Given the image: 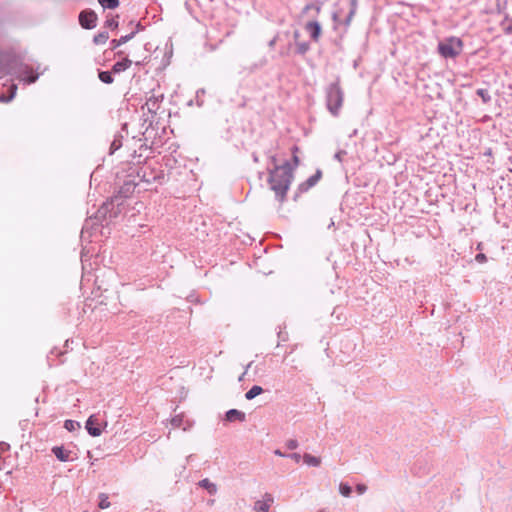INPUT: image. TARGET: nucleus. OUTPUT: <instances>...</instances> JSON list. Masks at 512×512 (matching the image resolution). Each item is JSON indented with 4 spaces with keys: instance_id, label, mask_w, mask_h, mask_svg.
Listing matches in <instances>:
<instances>
[{
    "instance_id": "nucleus-10",
    "label": "nucleus",
    "mask_w": 512,
    "mask_h": 512,
    "mask_svg": "<svg viewBox=\"0 0 512 512\" xmlns=\"http://www.w3.org/2000/svg\"><path fill=\"white\" fill-rule=\"evenodd\" d=\"M305 29L310 33L312 40L318 41L321 35V25L318 21H310L306 24Z\"/></svg>"
},
{
    "instance_id": "nucleus-12",
    "label": "nucleus",
    "mask_w": 512,
    "mask_h": 512,
    "mask_svg": "<svg viewBox=\"0 0 512 512\" xmlns=\"http://www.w3.org/2000/svg\"><path fill=\"white\" fill-rule=\"evenodd\" d=\"M198 485L206 489L210 495H215L218 491L217 485L211 482L208 478L199 481Z\"/></svg>"
},
{
    "instance_id": "nucleus-17",
    "label": "nucleus",
    "mask_w": 512,
    "mask_h": 512,
    "mask_svg": "<svg viewBox=\"0 0 512 512\" xmlns=\"http://www.w3.org/2000/svg\"><path fill=\"white\" fill-rule=\"evenodd\" d=\"M145 105L150 113H156L159 108V100L157 97L152 96L147 100Z\"/></svg>"
},
{
    "instance_id": "nucleus-29",
    "label": "nucleus",
    "mask_w": 512,
    "mask_h": 512,
    "mask_svg": "<svg viewBox=\"0 0 512 512\" xmlns=\"http://www.w3.org/2000/svg\"><path fill=\"white\" fill-rule=\"evenodd\" d=\"M355 11H356V1L353 0L352 1V9L350 10V12H349V14H348V16L346 18V21H345L346 25L350 24L354 14H355Z\"/></svg>"
},
{
    "instance_id": "nucleus-27",
    "label": "nucleus",
    "mask_w": 512,
    "mask_h": 512,
    "mask_svg": "<svg viewBox=\"0 0 512 512\" xmlns=\"http://www.w3.org/2000/svg\"><path fill=\"white\" fill-rule=\"evenodd\" d=\"M183 422H184V419H183V416L182 415H176L175 417L172 418L171 420V424L174 428H180L182 427L183 425Z\"/></svg>"
},
{
    "instance_id": "nucleus-2",
    "label": "nucleus",
    "mask_w": 512,
    "mask_h": 512,
    "mask_svg": "<svg viewBox=\"0 0 512 512\" xmlns=\"http://www.w3.org/2000/svg\"><path fill=\"white\" fill-rule=\"evenodd\" d=\"M344 100V93L339 81L331 83L326 89L327 109L333 116H338Z\"/></svg>"
},
{
    "instance_id": "nucleus-11",
    "label": "nucleus",
    "mask_w": 512,
    "mask_h": 512,
    "mask_svg": "<svg viewBox=\"0 0 512 512\" xmlns=\"http://www.w3.org/2000/svg\"><path fill=\"white\" fill-rule=\"evenodd\" d=\"M225 419L228 422L240 421L243 422L246 419L244 412L237 409H230L226 412Z\"/></svg>"
},
{
    "instance_id": "nucleus-42",
    "label": "nucleus",
    "mask_w": 512,
    "mask_h": 512,
    "mask_svg": "<svg viewBox=\"0 0 512 512\" xmlns=\"http://www.w3.org/2000/svg\"><path fill=\"white\" fill-rule=\"evenodd\" d=\"M119 146H120V143H119V144H117V141L115 140V141H113V143H112V145H111V148H112V149H118V148H119Z\"/></svg>"
},
{
    "instance_id": "nucleus-1",
    "label": "nucleus",
    "mask_w": 512,
    "mask_h": 512,
    "mask_svg": "<svg viewBox=\"0 0 512 512\" xmlns=\"http://www.w3.org/2000/svg\"><path fill=\"white\" fill-rule=\"evenodd\" d=\"M271 160L276 164L275 156H272ZM293 178V169L289 162H285L283 165H275L274 168L269 171L268 183L270 189L274 191L275 198L280 203L285 201L287 191L289 190Z\"/></svg>"
},
{
    "instance_id": "nucleus-35",
    "label": "nucleus",
    "mask_w": 512,
    "mask_h": 512,
    "mask_svg": "<svg viewBox=\"0 0 512 512\" xmlns=\"http://www.w3.org/2000/svg\"><path fill=\"white\" fill-rule=\"evenodd\" d=\"M287 457L291 458L296 463H299L301 460V455L299 453H291V454H288Z\"/></svg>"
},
{
    "instance_id": "nucleus-34",
    "label": "nucleus",
    "mask_w": 512,
    "mask_h": 512,
    "mask_svg": "<svg viewBox=\"0 0 512 512\" xmlns=\"http://www.w3.org/2000/svg\"><path fill=\"white\" fill-rule=\"evenodd\" d=\"M356 491L359 494H364L367 491V486L365 484H357L356 485Z\"/></svg>"
},
{
    "instance_id": "nucleus-19",
    "label": "nucleus",
    "mask_w": 512,
    "mask_h": 512,
    "mask_svg": "<svg viewBox=\"0 0 512 512\" xmlns=\"http://www.w3.org/2000/svg\"><path fill=\"white\" fill-rule=\"evenodd\" d=\"M109 39V34L106 31L99 32L97 35L94 36L93 42L96 45L104 44Z\"/></svg>"
},
{
    "instance_id": "nucleus-3",
    "label": "nucleus",
    "mask_w": 512,
    "mask_h": 512,
    "mask_svg": "<svg viewBox=\"0 0 512 512\" xmlns=\"http://www.w3.org/2000/svg\"><path fill=\"white\" fill-rule=\"evenodd\" d=\"M462 48V41L456 37H450L438 44V52L444 58H455L462 52Z\"/></svg>"
},
{
    "instance_id": "nucleus-9",
    "label": "nucleus",
    "mask_w": 512,
    "mask_h": 512,
    "mask_svg": "<svg viewBox=\"0 0 512 512\" xmlns=\"http://www.w3.org/2000/svg\"><path fill=\"white\" fill-rule=\"evenodd\" d=\"M52 453L56 456V458L61 462L73 461L71 458V451L66 450L63 446H54L52 448Z\"/></svg>"
},
{
    "instance_id": "nucleus-39",
    "label": "nucleus",
    "mask_w": 512,
    "mask_h": 512,
    "mask_svg": "<svg viewBox=\"0 0 512 512\" xmlns=\"http://www.w3.org/2000/svg\"><path fill=\"white\" fill-rule=\"evenodd\" d=\"M277 42V36H275L273 39H271L268 43L270 48H273Z\"/></svg>"
},
{
    "instance_id": "nucleus-15",
    "label": "nucleus",
    "mask_w": 512,
    "mask_h": 512,
    "mask_svg": "<svg viewBox=\"0 0 512 512\" xmlns=\"http://www.w3.org/2000/svg\"><path fill=\"white\" fill-rule=\"evenodd\" d=\"M261 393H263V388L261 386L254 385L246 392L245 398L247 400H252Z\"/></svg>"
},
{
    "instance_id": "nucleus-45",
    "label": "nucleus",
    "mask_w": 512,
    "mask_h": 512,
    "mask_svg": "<svg viewBox=\"0 0 512 512\" xmlns=\"http://www.w3.org/2000/svg\"><path fill=\"white\" fill-rule=\"evenodd\" d=\"M337 18H338V14L337 13H333V20L337 21Z\"/></svg>"
},
{
    "instance_id": "nucleus-4",
    "label": "nucleus",
    "mask_w": 512,
    "mask_h": 512,
    "mask_svg": "<svg viewBox=\"0 0 512 512\" xmlns=\"http://www.w3.org/2000/svg\"><path fill=\"white\" fill-rule=\"evenodd\" d=\"M97 19V14L93 10H83L79 14V23L84 29L95 28Z\"/></svg>"
},
{
    "instance_id": "nucleus-7",
    "label": "nucleus",
    "mask_w": 512,
    "mask_h": 512,
    "mask_svg": "<svg viewBox=\"0 0 512 512\" xmlns=\"http://www.w3.org/2000/svg\"><path fill=\"white\" fill-rule=\"evenodd\" d=\"M110 205L107 204V202L103 203V205L97 210L94 219L97 223H100L103 225V222H106L108 225L111 221H109V211H110Z\"/></svg>"
},
{
    "instance_id": "nucleus-14",
    "label": "nucleus",
    "mask_w": 512,
    "mask_h": 512,
    "mask_svg": "<svg viewBox=\"0 0 512 512\" xmlns=\"http://www.w3.org/2000/svg\"><path fill=\"white\" fill-rule=\"evenodd\" d=\"M134 36H135V32H131L128 35L121 36L119 39H113L111 41V49H116L120 45L125 44L126 42L131 40Z\"/></svg>"
},
{
    "instance_id": "nucleus-43",
    "label": "nucleus",
    "mask_w": 512,
    "mask_h": 512,
    "mask_svg": "<svg viewBox=\"0 0 512 512\" xmlns=\"http://www.w3.org/2000/svg\"><path fill=\"white\" fill-rule=\"evenodd\" d=\"M476 259H477V260H484V259H485V255H484V254H478V255L476 256Z\"/></svg>"
},
{
    "instance_id": "nucleus-16",
    "label": "nucleus",
    "mask_w": 512,
    "mask_h": 512,
    "mask_svg": "<svg viewBox=\"0 0 512 512\" xmlns=\"http://www.w3.org/2000/svg\"><path fill=\"white\" fill-rule=\"evenodd\" d=\"M303 460L307 465L313 467H318L321 464V459L319 457H315L308 453L303 455Z\"/></svg>"
},
{
    "instance_id": "nucleus-41",
    "label": "nucleus",
    "mask_w": 512,
    "mask_h": 512,
    "mask_svg": "<svg viewBox=\"0 0 512 512\" xmlns=\"http://www.w3.org/2000/svg\"><path fill=\"white\" fill-rule=\"evenodd\" d=\"M275 455L281 456V457H287L288 454H285L281 452L279 449L274 451Z\"/></svg>"
},
{
    "instance_id": "nucleus-46",
    "label": "nucleus",
    "mask_w": 512,
    "mask_h": 512,
    "mask_svg": "<svg viewBox=\"0 0 512 512\" xmlns=\"http://www.w3.org/2000/svg\"><path fill=\"white\" fill-rule=\"evenodd\" d=\"M267 63L266 59L261 60L260 66H264Z\"/></svg>"
},
{
    "instance_id": "nucleus-25",
    "label": "nucleus",
    "mask_w": 512,
    "mask_h": 512,
    "mask_svg": "<svg viewBox=\"0 0 512 512\" xmlns=\"http://www.w3.org/2000/svg\"><path fill=\"white\" fill-rule=\"evenodd\" d=\"M297 53L300 55H304L310 48L307 42H297Z\"/></svg>"
},
{
    "instance_id": "nucleus-26",
    "label": "nucleus",
    "mask_w": 512,
    "mask_h": 512,
    "mask_svg": "<svg viewBox=\"0 0 512 512\" xmlns=\"http://www.w3.org/2000/svg\"><path fill=\"white\" fill-rule=\"evenodd\" d=\"M476 94L482 98L484 103H488L491 100V96L486 89H478Z\"/></svg>"
},
{
    "instance_id": "nucleus-30",
    "label": "nucleus",
    "mask_w": 512,
    "mask_h": 512,
    "mask_svg": "<svg viewBox=\"0 0 512 512\" xmlns=\"http://www.w3.org/2000/svg\"><path fill=\"white\" fill-rule=\"evenodd\" d=\"M105 25L109 28L116 29L118 27V21L115 18H108L105 21Z\"/></svg>"
},
{
    "instance_id": "nucleus-21",
    "label": "nucleus",
    "mask_w": 512,
    "mask_h": 512,
    "mask_svg": "<svg viewBox=\"0 0 512 512\" xmlns=\"http://www.w3.org/2000/svg\"><path fill=\"white\" fill-rule=\"evenodd\" d=\"M339 492L344 497H350L352 494V487L344 482H341L339 485Z\"/></svg>"
},
{
    "instance_id": "nucleus-23",
    "label": "nucleus",
    "mask_w": 512,
    "mask_h": 512,
    "mask_svg": "<svg viewBox=\"0 0 512 512\" xmlns=\"http://www.w3.org/2000/svg\"><path fill=\"white\" fill-rule=\"evenodd\" d=\"M65 429H67L70 432H73L75 430L80 429V423L74 420H66L64 423Z\"/></svg>"
},
{
    "instance_id": "nucleus-18",
    "label": "nucleus",
    "mask_w": 512,
    "mask_h": 512,
    "mask_svg": "<svg viewBox=\"0 0 512 512\" xmlns=\"http://www.w3.org/2000/svg\"><path fill=\"white\" fill-rule=\"evenodd\" d=\"M98 77L100 79V81H102L103 83L105 84H112L114 79L112 77V71L109 72V71H99L98 72Z\"/></svg>"
},
{
    "instance_id": "nucleus-22",
    "label": "nucleus",
    "mask_w": 512,
    "mask_h": 512,
    "mask_svg": "<svg viewBox=\"0 0 512 512\" xmlns=\"http://www.w3.org/2000/svg\"><path fill=\"white\" fill-rule=\"evenodd\" d=\"M110 505L111 504H110V502L108 500V495L105 494V493H100L99 494V504H98L99 508L100 509H107V508L110 507Z\"/></svg>"
},
{
    "instance_id": "nucleus-47",
    "label": "nucleus",
    "mask_w": 512,
    "mask_h": 512,
    "mask_svg": "<svg viewBox=\"0 0 512 512\" xmlns=\"http://www.w3.org/2000/svg\"><path fill=\"white\" fill-rule=\"evenodd\" d=\"M294 162H295L296 165L298 164L299 160H298L297 156H294Z\"/></svg>"
},
{
    "instance_id": "nucleus-48",
    "label": "nucleus",
    "mask_w": 512,
    "mask_h": 512,
    "mask_svg": "<svg viewBox=\"0 0 512 512\" xmlns=\"http://www.w3.org/2000/svg\"><path fill=\"white\" fill-rule=\"evenodd\" d=\"M123 54H124V52H123V51H118V52H117V55H118V56H122Z\"/></svg>"
},
{
    "instance_id": "nucleus-38",
    "label": "nucleus",
    "mask_w": 512,
    "mask_h": 512,
    "mask_svg": "<svg viewBox=\"0 0 512 512\" xmlns=\"http://www.w3.org/2000/svg\"><path fill=\"white\" fill-rule=\"evenodd\" d=\"M345 154H346V152H345V151H343V150H341V151H338V152L335 154V156H334V157H335V159H337V160L341 161V160H342V156H343V155H345Z\"/></svg>"
},
{
    "instance_id": "nucleus-37",
    "label": "nucleus",
    "mask_w": 512,
    "mask_h": 512,
    "mask_svg": "<svg viewBox=\"0 0 512 512\" xmlns=\"http://www.w3.org/2000/svg\"><path fill=\"white\" fill-rule=\"evenodd\" d=\"M37 79H38V75H30L27 78H25L24 80L27 83H34Z\"/></svg>"
},
{
    "instance_id": "nucleus-20",
    "label": "nucleus",
    "mask_w": 512,
    "mask_h": 512,
    "mask_svg": "<svg viewBox=\"0 0 512 512\" xmlns=\"http://www.w3.org/2000/svg\"><path fill=\"white\" fill-rule=\"evenodd\" d=\"M104 9H115L119 6V0H98Z\"/></svg>"
},
{
    "instance_id": "nucleus-44",
    "label": "nucleus",
    "mask_w": 512,
    "mask_h": 512,
    "mask_svg": "<svg viewBox=\"0 0 512 512\" xmlns=\"http://www.w3.org/2000/svg\"><path fill=\"white\" fill-rule=\"evenodd\" d=\"M190 427H191V423H189V422L187 421V425H186V426H183V430H184V431H186V430H188Z\"/></svg>"
},
{
    "instance_id": "nucleus-5",
    "label": "nucleus",
    "mask_w": 512,
    "mask_h": 512,
    "mask_svg": "<svg viewBox=\"0 0 512 512\" xmlns=\"http://www.w3.org/2000/svg\"><path fill=\"white\" fill-rule=\"evenodd\" d=\"M322 177V171L320 169H317L315 174L310 176L305 182L301 183L298 188L297 192L295 193L294 200H297V198L300 196V194L307 192L310 188L315 186L318 181Z\"/></svg>"
},
{
    "instance_id": "nucleus-31",
    "label": "nucleus",
    "mask_w": 512,
    "mask_h": 512,
    "mask_svg": "<svg viewBox=\"0 0 512 512\" xmlns=\"http://www.w3.org/2000/svg\"><path fill=\"white\" fill-rule=\"evenodd\" d=\"M263 502L266 503L270 508L271 504L274 502V498L271 494L265 493L263 496Z\"/></svg>"
},
{
    "instance_id": "nucleus-13",
    "label": "nucleus",
    "mask_w": 512,
    "mask_h": 512,
    "mask_svg": "<svg viewBox=\"0 0 512 512\" xmlns=\"http://www.w3.org/2000/svg\"><path fill=\"white\" fill-rule=\"evenodd\" d=\"M131 64H132V61L126 57L122 61H118L113 65L112 72L120 73L122 71H125L126 69H128L131 66Z\"/></svg>"
},
{
    "instance_id": "nucleus-49",
    "label": "nucleus",
    "mask_w": 512,
    "mask_h": 512,
    "mask_svg": "<svg viewBox=\"0 0 512 512\" xmlns=\"http://www.w3.org/2000/svg\"><path fill=\"white\" fill-rule=\"evenodd\" d=\"M14 94H15V92H13V94L11 95V97L8 100H10L11 98H14Z\"/></svg>"
},
{
    "instance_id": "nucleus-36",
    "label": "nucleus",
    "mask_w": 512,
    "mask_h": 512,
    "mask_svg": "<svg viewBox=\"0 0 512 512\" xmlns=\"http://www.w3.org/2000/svg\"><path fill=\"white\" fill-rule=\"evenodd\" d=\"M251 365H252V362H250L249 364H247L245 371H244V372L239 376V378H238V381H239V382H241V381H243V380H244V377H245V375H246V373H247L248 369L251 367Z\"/></svg>"
},
{
    "instance_id": "nucleus-33",
    "label": "nucleus",
    "mask_w": 512,
    "mask_h": 512,
    "mask_svg": "<svg viewBox=\"0 0 512 512\" xmlns=\"http://www.w3.org/2000/svg\"><path fill=\"white\" fill-rule=\"evenodd\" d=\"M286 446L290 450H294L298 447V442L295 439H290L286 442Z\"/></svg>"
},
{
    "instance_id": "nucleus-28",
    "label": "nucleus",
    "mask_w": 512,
    "mask_h": 512,
    "mask_svg": "<svg viewBox=\"0 0 512 512\" xmlns=\"http://www.w3.org/2000/svg\"><path fill=\"white\" fill-rule=\"evenodd\" d=\"M310 9H315L316 13H320L321 11V4L320 3H311V4H307L305 7H304V12H307L308 10Z\"/></svg>"
},
{
    "instance_id": "nucleus-8",
    "label": "nucleus",
    "mask_w": 512,
    "mask_h": 512,
    "mask_svg": "<svg viewBox=\"0 0 512 512\" xmlns=\"http://www.w3.org/2000/svg\"><path fill=\"white\" fill-rule=\"evenodd\" d=\"M86 429H87L88 433L93 437H97V436L101 435L102 431L100 429V423L95 415H91L88 418V420L86 421Z\"/></svg>"
},
{
    "instance_id": "nucleus-6",
    "label": "nucleus",
    "mask_w": 512,
    "mask_h": 512,
    "mask_svg": "<svg viewBox=\"0 0 512 512\" xmlns=\"http://www.w3.org/2000/svg\"><path fill=\"white\" fill-rule=\"evenodd\" d=\"M123 193L124 191L122 189L118 195H115L114 197L111 198V200L107 201V204H111L109 211V221H112L113 219L117 218L120 214V206L123 204V198L126 197V195H123Z\"/></svg>"
},
{
    "instance_id": "nucleus-24",
    "label": "nucleus",
    "mask_w": 512,
    "mask_h": 512,
    "mask_svg": "<svg viewBox=\"0 0 512 512\" xmlns=\"http://www.w3.org/2000/svg\"><path fill=\"white\" fill-rule=\"evenodd\" d=\"M254 510L256 512H268L269 507L266 503L263 502V500H258L254 503Z\"/></svg>"
},
{
    "instance_id": "nucleus-32",
    "label": "nucleus",
    "mask_w": 512,
    "mask_h": 512,
    "mask_svg": "<svg viewBox=\"0 0 512 512\" xmlns=\"http://www.w3.org/2000/svg\"><path fill=\"white\" fill-rule=\"evenodd\" d=\"M505 21L509 22V24L504 27V32L505 34L512 35V19L506 17Z\"/></svg>"
},
{
    "instance_id": "nucleus-40",
    "label": "nucleus",
    "mask_w": 512,
    "mask_h": 512,
    "mask_svg": "<svg viewBox=\"0 0 512 512\" xmlns=\"http://www.w3.org/2000/svg\"><path fill=\"white\" fill-rule=\"evenodd\" d=\"M299 37H300V32L298 30H295L293 33V38L296 41V43L298 42Z\"/></svg>"
}]
</instances>
